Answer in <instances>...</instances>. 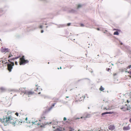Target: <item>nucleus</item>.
Instances as JSON below:
<instances>
[{"label":"nucleus","instance_id":"f257e3e1","mask_svg":"<svg viewBox=\"0 0 131 131\" xmlns=\"http://www.w3.org/2000/svg\"><path fill=\"white\" fill-rule=\"evenodd\" d=\"M16 118L12 117L9 119H3V122H4V124L5 125H6L8 123H10L13 125H14L16 123Z\"/></svg>","mask_w":131,"mask_h":131},{"label":"nucleus","instance_id":"f03ea898","mask_svg":"<svg viewBox=\"0 0 131 131\" xmlns=\"http://www.w3.org/2000/svg\"><path fill=\"white\" fill-rule=\"evenodd\" d=\"M18 58V57H15L13 59H10L8 60V61L10 63L8 64L7 65V69L9 72H10L12 71V70L13 68V67L14 65V62H12L11 61H14L15 59H17Z\"/></svg>","mask_w":131,"mask_h":131},{"label":"nucleus","instance_id":"7ed1b4c3","mask_svg":"<svg viewBox=\"0 0 131 131\" xmlns=\"http://www.w3.org/2000/svg\"><path fill=\"white\" fill-rule=\"evenodd\" d=\"M20 90L21 93H24V94L28 95L29 97L30 95H33L34 94V92L30 91H27L26 90V88H20Z\"/></svg>","mask_w":131,"mask_h":131},{"label":"nucleus","instance_id":"20e7f679","mask_svg":"<svg viewBox=\"0 0 131 131\" xmlns=\"http://www.w3.org/2000/svg\"><path fill=\"white\" fill-rule=\"evenodd\" d=\"M28 123H30L31 125H37V126H36V127H41L40 120L35 121V120L34 121L33 119H32L31 120L30 122H29Z\"/></svg>","mask_w":131,"mask_h":131},{"label":"nucleus","instance_id":"39448f33","mask_svg":"<svg viewBox=\"0 0 131 131\" xmlns=\"http://www.w3.org/2000/svg\"><path fill=\"white\" fill-rule=\"evenodd\" d=\"M19 62L20 65H21L28 63L29 61L27 60H25V57L23 56L21 58H20Z\"/></svg>","mask_w":131,"mask_h":131},{"label":"nucleus","instance_id":"423d86ee","mask_svg":"<svg viewBox=\"0 0 131 131\" xmlns=\"http://www.w3.org/2000/svg\"><path fill=\"white\" fill-rule=\"evenodd\" d=\"M1 51L3 53H4V54L7 52H10V50L8 48H2L1 49Z\"/></svg>","mask_w":131,"mask_h":131},{"label":"nucleus","instance_id":"0eeeda50","mask_svg":"<svg viewBox=\"0 0 131 131\" xmlns=\"http://www.w3.org/2000/svg\"><path fill=\"white\" fill-rule=\"evenodd\" d=\"M7 115L6 116V118L4 119H9L11 117H12V112L10 111H8L7 112Z\"/></svg>","mask_w":131,"mask_h":131},{"label":"nucleus","instance_id":"6e6552de","mask_svg":"<svg viewBox=\"0 0 131 131\" xmlns=\"http://www.w3.org/2000/svg\"><path fill=\"white\" fill-rule=\"evenodd\" d=\"M115 126L113 125H110L108 127V129L111 130H113L115 129Z\"/></svg>","mask_w":131,"mask_h":131},{"label":"nucleus","instance_id":"1a4fd4ad","mask_svg":"<svg viewBox=\"0 0 131 131\" xmlns=\"http://www.w3.org/2000/svg\"><path fill=\"white\" fill-rule=\"evenodd\" d=\"M130 129V127L129 126V124L127 126H124L123 128V129L124 130H129Z\"/></svg>","mask_w":131,"mask_h":131},{"label":"nucleus","instance_id":"9d476101","mask_svg":"<svg viewBox=\"0 0 131 131\" xmlns=\"http://www.w3.org/2000/svg\"><path fill=\"white\" fill-rule=\"evenodd\" d=\"M114 113V112H106L103 113L102 114V115H104L107 114H112Z\"/></svg>","mask_w":131,"mask_h":131},{"label":"nucleus","instance_id":"9b49d317","mask_svg":"<svg viewBox=\"0 0 131 131\" xmlns=\"http://www.w3.org/2000/svg\"><path fill=\"white\" fill-rule=\"evenodd\" d=\"M111 109V108H110L109 106H108L107 107H104L103 108V109L104 110H109Z\"/></svg>","mask_w":131,"mask_h":131},{"label":"nucleus","instance_id":"f8f14e48","mask_svg":"<svg viewBox=\"0 0 131 131\" xmlns=\"http://www.w3.org/2000/svg\"><path fill=\"white\" fill-rule=\"evenodd\" d=\"M0 90L1 92H3L5 90V89L4 88L1 87L0 88Z\"/></svg>","mask_w":131,"mask_h":131},{"label":"nucleus","instance_id":"ddd939ff","mask_svg":"<svg viewBox=\"0 0 131 131\" xmlns=\"http://www.w3.org/2000/svg\"><path fill=\"white\" fill-rule=\"evenodd\" d=\"M104 90V88H103L102 86H101L99 88L100 90L101 91H103Z\"/></svg>","mask_w":131,"mask_h":131},{"label":"nucleus","instance_id":"4468645a","mask_svg":"<svg viewBox=\"0 0 131 131\" xmlns=\"http://www.w3.org/2000/svg\"><path fill=\"white\" fill-rule=\"evenodd\" d=\"M126 72H127L130 74V75H128V76L131 78V71H126Z\"/></svg>","mask_w":131,"mask_h":131},{"label":"nucleus","instance_id":"2eb2a0df","mask_svg":"<svg viewBox=\"0 0 131 131\" xmlns=\"http://www.w3.org/2000/svg\"><path fill=\"white\" fill-rule=\"evenodd\" d=\"M62 129L60 128H57L56 130H54L57 131H62Z\"/></svg>","mask_w":131,"mask_h":131},{"label":"nucleus","instance_id":"dca6fc26","mask_svg":"<svg viewBox=\"0 0 131 131\" xmlns=\"http://www.w3.org/2000/svg\"><path fill=\"white\" fill-rule=\"evenodd\" d=\"M1 61H2V64L3 65L4 64H6V63H7V60H5V61H3V60H1Z\"/></svg>","mask_w":131,"mask_h":131},{"label":"nucleus","instance_id":"f3484780","mask_svg":"<svg viewBox=\"0 0 131 131\" xmlns=\"http://www.w3.org/2000/svg\"><path fill=\"white\" fill-rule=\"evenodd\" d=\"M13 56L12 55V54L11 53H9V55L8 56V58H10V57Z\"/></svg>","mask_w":131,"mask_h":131},{"label":"nucleus","instance_id":"a211bd4d","mask_svg":"<svg viewBox=\"0 0 131 131\" xmlns=\"http://www.w3.org/2000/svg\"><path fill=\"white\" fill-rule=\"evenodd\" d=\"M114 35H119V33L118 31H116L114 32Z\"/></svg>","mask_w":131,"mask_h":131},{"label":"nucleus","instance_id":"6ab92c4d","mask_svg":"<svg viewBox=\"0 0 131 131\" xmlns=\"http://www.w3.org/2000/svg\"><path fill=\"white\" fill-rule=\"evenodd\" d=\"M82 5L80 4H78L77 6V8L78 9L82 7Z\"/></svg>","mask_w":131,"mask_h":131},{"label":"nucleus","instance_id":"aec40b11","mask_svg":"<svg viewBox=\"0 0 131 131\" xmlns=\"http://www.w3.org/2000/svg\"><path fill=\"white\" fill-rule=\"evenodd\" d=\"M2 61H1V60H0V67H1V66L2 65H3L2 64Z\"/></svg>","mask_w":131,"mask_h":131},{"label":"nucleus","instance_id":"412c9836","mask_svg":"<svg viewBox=\"0 0 131 131\" xmlns=\"http://www.w3.org/2000/svg\"><path fill=\"white\" fill-rule=\"evenodd\" d=\"M130 109H131V107H130V106L127 107V110H130Z\"/></svg>","mask_w":131,"mask_h":131},{"label":"nucleus","instance_id":"4be33fe9","mask_svg":"<svg viewBox=\"0 0 131 131\" xmlns=\"http://www.w3.org/2000/svg\"><path fill=\"white\" fill-rule=\"evenodd\" d=\"M131 67V65H130L129 66H128L127 67V69H130V68Z\"/></svg>","mask_w":131,"mask_h":131},{"label":"nucleus","instance_id":"5701e85b","mask_svg":"<svg viewBox=\"0 0 131 131\" xmlns=\"http://www.w3.org/2000/svg\"><path fill=\"white\" fill-rule=\"evenodd\" d=\"M3 119H1L0 118V121L1 122H2V123L4 124V122H3Z\"/></svg>","mask_w":131,"mask_h":131},{"label":"nucleus","instance_id":"b1692460","mask_svg":"<svg viewBox=\"0 0 131 131\" xmlns=\"http://www.w3.org/2000/svg\"><path fill=\"white\" fill-rule=\"evenodd\" d=\"M53 128H56L57 127V126L53 125Z\"/></svg>","mask_w":131,"mask_h":131},{"label":"nucleus","instance_id":"393cba45","mask_svg":"<svg viewBox=\"0 0 131 131\" xmlns=\"http://www.w3.org/2000/svg\"><path fill=\"white\" fill-rule=\"evenodd\" d=\"M15 115H16L17 116H18V114L17 113H16L15 114Z\"/></svg>","mask_w":131,"mask_h":131},{"label":"nucleus","instance_id":"a878e982","mask_svg":"<svg viewBox=\"0 0 131 131\" xmlns=\"http://www.w3.org/2000/svg\"><path fill=\"white\" fill-rule=\"evenodd\" d=\"M106 70L108 71H109V70H110V68H107L106 69Z\"/></svg>","mask_w":131,"mask_h":131},{"label":"nucleus","instance_id":"bb28decb","mask_svg":"<svg viewBox=\"0 0 131 131\" xmlns=\"http://www.w3.org/2000/svg\"><path fill=\"white\" fill-rule=\"evenodd\" d=\"M15 65H18L17 62L16 61L15 62Z\"/></svg>","mask_w":131,"mask_h":131},{"label":"nucleus","instance_id":"cd10ccee","mask_svg":"<svg viewBox=\"0 0 131 131\" xmlns=\"http://www.w3.org/2000/svg\"><path fill=\"white\" fill-rule=\"evenodd\" d=\"M71 24L70 23H68L67 24V25L68 26L70 25Z\"/></svg>","mask_w":131,"mask_h":131},{"label":"nucleus","instance_id":"c85d7f7f","mask_svg":"<svg viewBox=\"0 0 131 131\" xmlns=\"http://www.w3.org/2000/svg\"><path fill=\"white\" fill-rule=\"evenodd\" d=\"M113 76H115L116 75H117V74L116 73H114L113 74Z\"/></svg>","mask_w":131,"mask_h":131},{"label":"nucleus","instance_id":"c756f323","mask_svg":"<svg viewBox=\"0 0 131 131\" xmlns=\"http://www.w3.org/2000/svg\"><path fill=\"white\" fill-rule=\"evenodd\" d=\"M66 120V118L65 117H64L63 118V120L64 121H65Z\"/></svg>","mask_w":131,"mask_h":131},{"label":"nucleus","instance_id":"7c9ffc66","mask_svg":"<svg viewBox=\"0 0 131 131\" xmlns=\"http://www.w3.org/2000/svg\"><path fill=\"white\" fill-rule=\"evenodd\" d=\"M81 26H82V27H83V26H84V25L81 24Z\"/></svg>","mask_w":131,"mask_h":131},{"label":"nucleus","instance_id":"2f4dec72","mask_svg":"<svg viewBox=\"0 0 131 131\" xmlns=\"http://www.w3.org/2000/svg\"><path fill=\"white\" fill-rule=\"evenodd\" d=\"M80 118H75V119H79Z\"/></svg>","mask_w":131,"mask_h":131},{"label":"nucleus","instance_id":"473e14b6","mask_svg":"<svg viewBox=\"0 0 131 131\" xmlns=\"http://www.w3.org/2000/svg\"><path fill=\"white\" fill-rule=\"evenodd\" d=\"M55 104H53L52 106H54V105Z\"/></svg>","mask_w":131,"mask_h":131},{"label":"nucleus","instance_id":"72a5a7b5","mask_svg":"<svg viewBox=\"0 0 131 131\" xmlns=\"http://www.w3.org/2000/svg\"><path fill=\"white\" fill-rule=\"evenodd\" d=\"M129 121L130 123H131V118L130 119Z\"/></svg>","mask_w":131,"mask_h":131},{"label":"nucleus","instance_id":"f704fd0d","mask_svg":"<svg viewBox=\"0 0 131 131\" xmlns=\"http://www.w3.org/2000/svg\"><path fill=\"white\" fill-rule=\"evenodd\" d=\"M97 30H100V29L99 28H97Z\"/></svg>","mask_w":131,"mask_h":131},{"label":"nucleus","instance_id":"c9c22d12","mask_svg":"<svg viewBox=\"0 0 131 131\" xmlns=\"http://www.w3.org/2000/svg\"><path fill=\"white\" fill-rule=\"evenodd\" d=\"M27 117H26V119H25L27 121Z\"/></svg>","mask_w":131,"mask_h":131},{"label":"nucleus","instance_id":"e433bc0d","mask_svg":"<svg viewBox=\"0 0 131 131\" xmlns=\"http://www.w3.org/2000/svg\"><path fill=\"white\" fill-rule=\"evenodd\" d=\"M43 32V31L42 30H41V33H42Z\"/></svg>","mask_w":131,"mask_h":131},{"label":"nucleus","instance_id":"4c0bfd02","mask_svg":"<svg viewBox=\"0 0 131 131\" xmlns=\"http://www.w3.org/2000/svg\"><path fill=\"white\" fill-rule=\"evenodd\" d=\"M82 97H83V99H84L85 97V96H82Z\"/></svg>","mask_w":131,"mask_h":131},{"label":"nucleus","instance_id":"58836bf2","mask_svg":"<svg viewBox=\"0 0 131 131\" xmlns=\"http://www.w3.org/2000/svg\"><path fill=\"white\" fill-rule=\"evenodd\" d=\"M127 102H128V103L129 102L128 101V100H127Z\"/></svg>","mask_w":131,"mask_h":131},{"label":"nucleus","instance_id":"ea45409f","mask_svg":"<svg viewBox=\"0 0 131 131\" xmlns=\"http://www.w3.org/2000/svg\"><path fill=\"white\" fill-rule=\"evenodd\" d=\"M66 97V98H68L69 97V96H67Z\"/></svg>","mask_w":131,"mask_h":131},{"label":"nucleus","instance_id":"a19ab883","mask_svg":"<svg viewBox=\"0 0 131 131\" xmlns=\"http://www.w3.org/2000/svg\"><path fill=\"white\" fill-rule=\"evenodd\" d=\"M120 44H121V45H122L123 44V43H121Z\"/></svg>","mask_w":131,"mask_h":131},{"label":"nucleus","instance_id":"79ce46f5","mask_svg":"<svg viewBox=\"0 0 131 131\" xmlns=\"http://www.w3.org/2000/svg\"><path fill=\"white\" fill-rule=\"evenodd\" d=\"M60 69H61V67H60Z\"/></svg>","mask_w":131,"mask_h":131},{"label":"nucleus","instance_id":"37998d69","mask_svg":"<svg viewBox=\"0 0 131 131\" xmlns=\"http://www.w3.org/2000/svg\"><path fill=\"white\" fill-rule=\"evenodd\" d=\"M80 118H82V117H80Z\"/></svg>","mask_w":131,"mask_h":131},{"label":"nucleus","instance_id":"c03bdc74","mask_svg":"<svg viewBox=\"0 0 131 131\" xmlns=\"http://www.w3.org/2000/svg\"><path fill=\"white\" fill-rule=\"evenodd\" d=\"M69 131H72V130H70Z\"/></svg>","mask_w":131,"mask_h":131},{"label":"nucleus","instance_id":"a18cd8bd","mask_svg":"<svg viewBox=\"0 0 131 131\" xmlns=\"http://www.w3.org/2000/svg\"><path fill=\"white\" fill-rule=\"evenodd\" d=\"M19 122H20V123H22V122H20V121H19Z\"/></svg>","mask_w":131,"mask_h":131},{"label":"nucleus","instance_id":"49530a36","mask_svg":"<svg viewBox=\"0 0 131 131\" xmlns=\"http://www.w3.org/2000/svg\"><path fill=\"white\" fill-rule=\"evenodd\" d=\"M40 28L41 27V26H40Z\"/></svg>","mask_w":131,"mask_h":131},{"label":"nucleus","instance_id":"de8ad7c7","mask_svg":"<svg viewBox=\"0 0 131 131\" xmlns=\"http://www.w3.org/2000/svg\"><path fill=\"white\" fill-rule=\"evenodd\" d=\"M40 92H39L38 93V94H40Z\"/></svg>","mask_w":131,"mask_h":131},{"label":"nucleus","instance_id":"09e8293b","mask_svg":"<svg viewBox=\"0 0 131 131\" xmlns=\"http://www.w3.org/2000/svg\"><path fill=\"white\" fill-rule=\"evenodd\" d=\"M58 69H59V68H58Z\"/></svg>","mask_w":131,"mask_h":131},{"label":"nucleus","instance_id":"8fccbe9b","mask_svg":"<svg viewBox=\"0 0 131 131\" xmlns=\"http://www.w3.org/2000/svg\"><path fill=\"white\" fill-rule=\"evenodd\" d=\"M37 89L38 90V88H37V89H36V90Z\"/></svg>","mask_w":131,"mask_h":131},{"label":"nucleus","instance_id":"3c124183","mask_svg":"<svg viewBox=\"0 0 131 131\" xmlns=\"http://www.w3.org/2000/svg\"><path fill=\"white\" fill-rule=\"evenodd\" d=\"M27 122V123H28V122Z\"/></svg>","mask_w":131,"mask_h":131},{"label":"nucleus","instance_id":"603ef678","mask_svg":"<svg viewBox=\"0 0 131 131\" xmlns=\"http://www.w3.org/2000/svg\"><path fill=\"white\" fill-rule=\"evenodd\" d=\"M42 125H41V127H42Z\"/></svg>","mask_w":131,"mask_h":131},{"label":"nucleus","instance_id":"864d4df0","mask_svg":"<svg viewBox=\"0 0 131 131\" xmlns=\"http://www.w3.org/2000/svg\"><path fill=\"white\" fill-rule=\"evenodd\" d=\"M99 131H100V130Z\"/></svg>","mask_w":131,"mask_h":131}]
</instances>
